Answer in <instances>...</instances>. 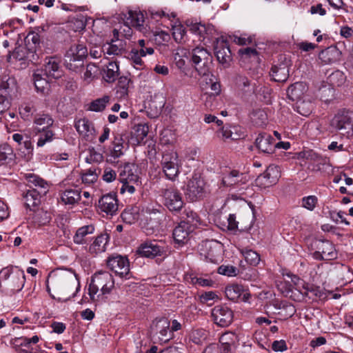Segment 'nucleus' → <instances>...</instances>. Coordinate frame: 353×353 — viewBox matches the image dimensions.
Segmentation results:
<instances>
[{"label": "nucleus", "instance_id": "603ef678", "mask_svg": "<svg viewBox=\"0 0 353 353\" xmlns=\"http://www.w3.org/2000/svg\"><path fill=\"white\" fill-rule=\"evenodd\" d=\"M318 203V198L314 195L304 196L301 199V205L310 211H313Z\"/></svg>", "mask_w": 353, "mask_h": 353}, {"label": "nucleus", "instance_id": "37998d69", "mask_svg": "<svg viewBox=\"0 0 353 353\" xmlns=\"http://www.w3.org/2000/svg\"><path fill=\"white\" fill-rule=\"evenodd\" d=\"M14 157L12 148L8 144L0 145V162L3 164L8 160L12 161Z\"/></svg>", "mask_w": 353, "mask_h": 353}, {"label": "nucleus", "instance_id": "ea45409f", "mask_svg": "<svg viewBox=\"0 0 353 353\" xmlns=\"http://www.w3.org/2000/svg\"><path fill=\"white\" fill-rule=\"evenodd\" d=\"M234 81L236 85L244 92H254V88L251 85L249 79L246 77L237 75Z\"/></svg>", "mask_w": 353, "mask_h": 353}, {"label": "nucleus", "instance_id": "bb28decb", "mask_svg": "<svg viewBox=\"0 0 353 353\" xmlns=\"http://www.w3.org/2000/svg\"><path fill=\"white\" fill-rule=\"evenodd\" d=\"M94 232V227L92 225H87L79 228L73 236V241L78 245L88 244V234H92Z\"/></svg>", "mask_w": 353, "mask_h": 353}, {"label": "nucleus", "instance_id": "3c124183", "mask_svg": "<svg viewBox=\"0 0 353 353\" xmlns=\"http://www.w3.org/2000/svg\"><path fill=\"white\" fill-rule=\"evenodd\" d=\"M19 150L24 154L27 159H30L32 155L33 146L28 136H25V140L22 145H19Z\"/></svg>", "mask_w": 353, "mask_h": 353}, {"label": "nucleus", "instance_id": "338daca9", "mask_svg": "<svg viewBox=\"0 0 353 353\" xmlns=\"http://www.w3.org/2000/svg\"><path fill=\"white\" fill-rule=\"evenodd\" d=\"M33 112V107L29 104L23 105L19 108V114L23 119H28Z\"/></svg>", "mask_w": 353, "mask_h": 353}, {"label": "nucleus", "instance_id": "c85d7f7f", "mask_svg": "<svg viewBox=\"0 0 353 353\" xmlns=\"http://www.w3.org/2000/svg\"><path fill=\"white\" fill-rule=\"evenodd\" d=\"M153 53V48H147L146 51H144V49H137L134 48L129 53V58L135 65L142 66L143 62L141 57L147 54H152Z\"/></svg>", "mask_w": 353, "mask_h": 353}, {"label": "nucleus", "instance_id": "680f3d73", "mask_svg": "<svg viewBox=\"0 0 353 353\" xmlns=\"http://www.w3.org/2000/svg\"><path fill=\"white\" fill-rule=\"evenodd\" d=\"M239 272V270L232 265H222L218 268V273L228 276H234Z\"/></svg>", "mask_w": 353, "mask_h": 353}, {"label": "nucleus", "instance_id": "473e14b6", "mask_svg": "<svg viewBox=\"0 0 353 353\" xmlns=\"http://www.w3.org/2000/svg\"><path fill=\"white\" fill-rule=\"evenodd\" d=\"M121 219L128 224H132L139 219V213L137 208H127L121 213Z\"/></svg>", "mask_w": 353, "mask_h": 353}, {"label": "nucleus", "instance_id": "864d4df0", "mask_svg": "<svg viewBox=\"0 0 353 353\" xmlns=\"http://www.w3.org/2000/svg\"><path fill=\"white\" fill-rule=\"evenodd\" d=\"M54 133L50 130H44L39 134L37 145L38 147H42L46 143L51 142L54 139Z\"/></svg>", "mask_w": 353, "mask_h": 353}, {"label": "nucleus", "instance_id": "79ce46f5", "mask_svg": "<svg viewBox=\"0 0 353 353\" xmlns=\"http://www.w3.org/2000/svg\"><path fill=\"white\" fill-rule=\"evenodd\" d=\"M97 168H90L81 174V180L84 184L90 185L97 181L99 174Z\"/></svg>", "mask_w": 353, "mask_h": 353}, {"label": "nucleus", "instance_id": "6ab92c4d", "mask_svg": "<svg viewBox=\"0 0 353 353\" xmlns=\"http://www.w3.org/2000/svg\"><path fill=\"white\" fill-rule=\"evenodd\" d=\"M255 145L262 152L272 154L275 149V140L270 134L263 132L259 134Z\"/></svg>", "mask_w": 353, "mask_h": 353}, {"label": "nucleus", "instance_id": "0e129e2a", "mask_svg": "<svg viewBox=\"0 0 353 353\" xmlns=\"http://www.w3.org/2000/svg\"><path fill=\"white\" fill-rule=\"evenodd\" d=\"M97 67L94 64H92V63L88 64L86 66L85 72H84V74H83L84 80L88 81H91L94 78V74L97 73Z\"/></svg>", "mask_w": 353, "mask_h": 353}, {"label": "nucleus", "instance_id": "13d9d810", "mask_svg": "<svg viewBox=\"0 0 353 353\" xmlns=\"http://www.w3.org/2000/svg\"><path fill=\"white\" fill-rule=\"evenodd\" d=\"M220 133L222 138L225 139H230L232 140H237L241 138V134H237L236 127H233L232 130L223 127L220 130Z\"/></svg>", "mask_w": 353, "mask_h": 353}, {"label": "nucleus", "instance_id": "e433bc0d", "mask_svg": "<svg viewBox=\"0 0 353 353\" xmlns=\"http://www.w3.org/2000/svg\"><path fill=\"white\" fill-rule=\"evenodd\" d=\"M303 85L301 82H296L288 88L287 94L288 97L292 101L299 99L303 95Z\"/></svg>", "mask_w": 353, "mask_h": 353}, {"label": "nucleus", "instance_id": "f257e3e1", "mask_svg": "<svg viewBox=\"0 0 353 353\" xmlns=\"http://www.w3.org/2000/svg\"><path fill=\"white\" fill-rule=\"evenodd\" d=\"M25 281L24 272L21 270H14L12 267H6L0 271V290L8 296L20 292Z\"/></svg>", "mask_w": 353, "mask_h": 353}, {"label": "nucleus", "instance_id": "5fc2aeb1", "mask_svg": "<svg viewBox=\"0 0 353 353\" xmlns=\"http://www.w3.org/2000/svg\"><path fill=\"white\" fill-rule=\"evenodd\" d=\"M128 19L131 20V24L133 26H141L144 22L143 14L140 12L132 11L128 12Z\"/></svg>", "mask_w": 353, "mask_h": 353}, {"label": "nucleus", "instance_id": "774afa93", "mask_svg": "<svg viewBox=\"0 0 353 353\" xmlns=\"http://www.w3.org/2000/svg\"><path fill=\"white\" fill-rule=\"evenodd\" d=\"M117 177V174L114 170L111 169L110 168H106L103 171V174L102 176V179L105 182L110 183L115 180Z\"/></svg>", "mask_w": 353, "mask_h": 353}, {"label": "nucleus", "instance_id": "e2e57ef3", "mask_svg": "<svg viewBox=\"0 0 353 353\" xmlns=\"http://www.w3.org/2000/svg\"><path fill=\"white\" fill-rule=\"evenodd\" d=\"M148 12L151 17L154 19L161 18L163 17H168V19H170L171 17L174 18L176 17L174 13L172 12L170 14H166L165 12L163 10H155L153 8H150L148 10Z\"/></svg>", "mask_w": 353, "mask_h": 353}, {"label": "nucleus", "instance_id": "c03bdc74", "mask_svg": "<svg viewBox=\"0 0 353 353\" xmlns=\"http://www.w3.org/2000/svg\"><path fill=\"white\" fill-rule=\"evenodd\" d=\"M328 80L333 86H341L345 82L346 77L342 71L336 70L328 77Z\"/></svg>", "mask_w": 353, "mask_h": 353}, {"label": "nucleus", "instance_id": "f8f14e48", "mask_svg": "<svg viewBox=\"0 0 353 353\" xmlns=\"http://www.w3.org/2000/svg\"><path fill=\"white\" fill-rule=\"evenodd\" d=\"M211 314L214 322L222 327H228L233 321V312L226 305H216L212 308Z\"/></svg>", "mask_w": 353, "mask_h": 353}, {"label": "nucleus", "instance_id": "69168bd1", "mask_svg": "<svg viewBox=\"0 0 353 353\" xmlns=\"http://www.w3.org/2000/svg\"><path fill=\"white\" fill-rule=\"evenodd\" d=\"M201 301L203 303H208L210 301H215L219 299L218 295L216 292L212 291L205 292L201 294L200 296ZM212 303H209V305H211Z\"/></svg>", "mask_w": 353, "mask_h": 353}, {"label": "nucleus", "instance_id": "6e6552de", "mask_svg": "<svg viewBox=\"0 0 353 353\" xmlns=\"http://www.w3.org/2000/svg\"><path fill=\"white\" fill-rule=\"evenodd\" d=\"M161 165L166 179L175 181L179 174L180 167L177 153L174 151L164 153L161 161Z\"/></svg>", "mask_w": 353, "mask_h": 353}, {"label": "nucleus", "instance_id": "72a5a7b5", "mask_svg": "<svg viewBox=\"0 0 353 353\" xmlns=\"http://www.w3.org/2000/svg\"><path fill=\"white\" fill-rule=\"evenodd\" d=\"M33 222L39 226L45 225L50 223L51 215L43 209H39L34 212L32 216Z\"/></svg>", "mask_w": 353, "mask_h": 353}, {"label": "nucleus", "instance_id": "cd10ccee", "mask_svg": "<svg viewBox=\"0 0 353 353\" xmlns=\"http://www.w3.org/2000/svg\"><path fill=\"white\" fill-rule=\"evenodd\" d=\"M46 77L42 71L39 70L36 71L33 74L34 84L38 92L46 94L49 90L50 85Z\"/></svg>", "mask_w": 353, "mask_h": 353}, {"label": "nucleus", "instance_id": "052dcab7", "mask_svg": "<svg viewBox=\"0 0 353 353\" xmlns=\"http://www.w3.org/2000/svg\"><path fill=\"white\" fill-rule=\"evenodd\" d=\"M304 290L303 293L305 294V297H308L310 299H314L321 296L320 288L313 285L309 284V286L305 288Z\"/></svg>", "mask_w": 353, "mask_h": 353}, {"label": "nucleus", "instance_id": "8fccbe9b", "mask_svg": "<svg viewBox=\"0 0 353 353\" xmlns=\"http://www.w3.org/2000/svg\"><path fill=\"white\" fill-rule=\"evenodd\" d=\"M172 36L174 39L177 43H182L185 41V37L186 35V30L181 24L174 25L172 27Z\"/></svg>", "mask_w": 353, "mask_h": 353}, {"label": "nucleus", "instance_id": "5701e85b", "mask_svg": "<svg viewBox=\"0 0 353 353\" xmlns=\"http://www.w3.org/2000/svg\"><path fill=\"white\" fill-rule=\"evenodd\" d=\"M341 51L336 47H329L321 50L319 58L324 64H332L340 60Z\"/></svg>", "mask_w": 353, "mask_h": 353}, {"label": "nucleus", "instance_id": "bf43d9fd", "mask_svg": "<svg viewBox=\"0 0 353 353\" xmlns=\"http://www.w3.org/2000/svg\"><path fill=\"white\" fill-rule=\"evenodd\" d=\"M89 154L86 157L85 161L89 163H100L103 159V156L101 153L97 152L94 148L89 149Z\"/></svg>", "mask_w": 353, "mask_h": 353}, {"label": "nucleus", "instance_id": "423d86ee", "mask_svg": "<svg viewBox=\"0 0 353 353\" xmlns=\"http://www.w3.org/2000/svg\"><path fill=\"white\" fill-rule=\"evenodd\" d=\"M170 323L166 318L155 319L150 327L152 340L155 343L163 344L173 338L172 331H170Z\"/></svg>", "mask_w": 353, "mask_h": 353}, {"label": "nucleus", "instance_id": "6e6d98bb", "mask_svg": "<svg viewBox=\"0 0 353 353\" xmlns=\"http://www.w3.org/2000/svg\"><path fill=\"white\" fill-rule=\"evenodd\" d=\"M65 285L69 288H75V292L72 294V297H74L76 294L80 290L81 285L78 276L76 274H70L68 276L65 278Z\"/></svg>", "mask_w": 353, "mask_h": 353}, {"label": "nucleus", "instance_id": "a19ab883", "mask_svg": "<svg viewBox=\"0 0 353 353\" xmlns=\"http://www.w3.org/2000/svg\"><path fill=\"white\" fill-rule=\"evenodd\" d=\"M152 40L157 45H165L170 40V34L164 30H156L152 32Z\"/></svg>", "mask_w": 353, "mask_h": 353}, {"label": "nucleus", "instance_id": "7c9ffc66", "mask_svg": "<svg viewBox=\"0 0 353 353\" xmlns=\"http://www.w3.org/2000/svg\"><path fill=\"white\" fill-rule=\"evenodd\" d=\"M119 68L116 62H110L104 70L103 78L108 83L114 82L119 75Z\"/></svg>", "mask_w": 353, "mask_h": 353}, {"label": "nucleus", "instance_id": "412c9836", "mask_svg": "<svg viewBox=\"0 0 353 353\" xmlns=\"http://www.w3.org/2000/svg\"><path fill=\"white\" fill-rule=\"evenodd\" d=\"M117 201L115 194H108L99 199L98 207L102 212L112 216L118 210Z\"/></svg>", "mask_w": 353, "mask_h": 353}, {"label": "nucleus", "instance_id": "39448f33", "mask_svg": "<svg viewBox=\"0 0 353 353\" xmlns=\"http://www.w3.org/2000/svg\"><path fill=\"white\" fill-rule=\"evenodd\" d=\"M160 195L163 205L172 213L179 212L185 205L182 194L174 185L162 188Z\"/></svg>", "mask_w": 353, "mask_h": 353}, {"label": "nucleus", "instance_id": "9b49d317", "mask_svg": "<svg viewBox=\"0 0 353 353\" xmlns=\"http://www.w3.org/2000/svg\"><path fill=\"white\" fill-rule=\"evenodd\" d=\"M331 126L347 137L353 134V112L342 111L334 116Z\"/></svg>", "mask_w": 353, "mask_h": 353}, {"label": "nucleus", "instance_id": "49530a36", "mask_svg": "<svg viewBox=\"0 0 353 353\" xmlns=\"http://www.w3.org/2000/svg\"><path fill=\"white\" fill-rule=\"evenodd\" d=\"M242 254L245 258L246 262L251 265H256L260 261L259 254L252 250H243Z\"/></svg>", "mask_w": 353, "mask_h": 353}, {"label": "nucleus", "instance_id": "2eb2a0df", "mask_svg": "<svg viewBox=\"0 0 353 353\" xmlns=\"http://www.w3.org/2000/svg\"><path fill=\"white\" fill-rule=\"evenodd\" d=\"M16 61H27L32 63H35L39 59L37 53L34 52L32 48L26 46H18L12 51L11 54L8 56V61L12 62V59Z\"/></svg>", "mask_w": 353, "mask_h": 353}, {"label": "nucleus", "instance_id": "0eeeda50", "mask_svg": "<svg viewBox=\"0 0 353 353\" xmlns=\"http://www.w3.org/2000/svg\"><path fill=\"white\" fill-rule=\"evenodd\" d=\"M88 56V50L82 43L74 44L70 46L65 54L66 67L71 70L77 71L83 66V61Z\"/></svg>", "mask_w": 353, "mask_h": 353}, {"label": "nucleus", "instance_id": "aec40b11", "mask_svg": "<svg viewBox=\"0 0 353 353\" xmlns=\"http://www.w3.org/2000/svg\"><path fill=\"white\" fill-rule=\"evenodd\" d=\"M44 73L46 77L59 79L62 76L63 71L61 69L60 61L55 57H51L46 59L44 65Z\"/></svg>", "mask_w": 353, "mask_h": 353}, {"label": "nucleus", "instance_id": "a18cd8bd", "mask_svg": "<svg viewBox=\"0 0 353 353\" xmlns=\"http://www.w3.org/2000/svg\"><path fill=\"white\" fill-rule=\"evenodd\" d=\"M110 97L105 95L102 98L93 101L90 104V110L94 112L103 111L105 108L107 104L110 102Z\"/></svg>", "mask_w": 353, "mask_h": 353}, {"label": "nucleus", "instance_id": "1a4fd4ad", "mask_svg": "<svg viewBox=\"0 0 353 353\" xmlns=\"http://www.w3.org/2000/svg\"><path fill=\"white\" fill-rule=\"evenodd\" d=\"M210 53L203 47H196L192 51L191 61L200 75H206L210 70Z\"/></svg>", "mask_w": 353, "mask_h": 353}, {"label": "nucleus", "instance_id": "4d7b16f0", "mask_svg": "<svg viewBox=\"0 0 353 353\" xmlns=\"http://www.w3.org/2000/svg\"><path fill=\"white\" fill-rule=\"evenodd\" d=\"M129 83L130 79L126 77H121L119 78L117 92L120 93L121 97H124L128 95Z\"/></svg>", "mask_w": 353, "mask_h": 353}, {"label": "nucleus", "instance_id": "ddd939ff", "mask_svg": "<svg viewBox=\"0 0 353 353\" xmlns=\"http://www.w3.org/2000/svg\"><path fill=\"white\" fill-rule=\"evenodd\" d=\"M290 61L283 56L280 55L279 62L272 65L270 75L272 80L276 82H285L289 77Z\"/></svg>", "mask_w": 353, "mask_h": 353}, {"label": "nucleus", "instance_id": "58836bf2", "mask_svg": "<svg viewBox=\"0 0 353 353\" xmlns=\"http://www.w3.org/2000/svg\"><path fill=\"white\" fill-rule=\"evenodd\" d=\"M187 26L190 27V30L192 33L198 34L203 39H205V34H208V32L211 30L210 27H207L205 24H202L201 23L191 22L190 24L187 23Z\"/></svg>", "mask_w": 353, "mask_h": 353}, {"label": "nucleus", "instance_id": "4468645a", "mask_svg": "<svg viewBox=\"0 0 353 353\" xmlns=\"http://www.w3.org/2000/svg\"><path fill=\"white\" fill-rule=\"evenodd\" d=\"M279 177V167L270 165L263 174L258 176L256 179V184L260 188H266L275 184Z\"/></svg>", "mask_w": 353, "mask_h": 353}, {"label": "nucleus", "instance_id": "09e8293b", "mask_svg": "<svg viewBox=\"0 0 353 353\" xmlns=\"http://www.w3.org/2000/svg\"><path fill=\"white\" fill-rule=\"evenodd\" d=\"M242 288L238 285H231L225 288V294L227 297L232 300H237L241 294Z\"/></svg>", "mask_w": 353, "mask_h": 353}, {"label": "nucleus", "instance_id": "b1692460", "mask_svg": "<svg viewBox=\"0 0 353 353\" xmlns=\"http://www.w3.org/2000/svg\"><path fill=\"white\" fill-rule=\"evenodd\" d=\"M120 181L138 182L139 176L136 174V168L134 164L127 163L120 168L119 175Z\"/></svg>", "mask_w": 353, "mask_h": 353}, {"label": "nucleus", "instance_id": "c756f323", "mask_svg": "<svg viewBox=\"0 0 353 353\" xmlns=\"http://www.w3.org/2000/svg\"><path fill=\"white\" fill-rule=\"evenodd\" d=\"M321 250L325 260H332L337 257L334 245L329 241H321L317 246Z\"/></svg>", "mask_w": 353, "mask_h": 353}, {"label": "nucleus", "instance_id": "a211bd4d", "mask_svg": "<svg viewBox=\"0 0 353 353\" xmlns=\"http://www.w3.org/2000/svg\"><path fill=\"white\" fill-rule=\"evenodd\" d=\"M246 175L236 170H225L223 173L221 183L223 186L231 187L245 183Z\"/></svg>", "mask_w": 353, "mask_h": 353}, {"label": "nucleus", "instance_id": "4be33fe9", "mask_svg": "<svg viewBox=\"0 0 353 353\" xmlns=\"http://www.w3.org/2000/svg\"><path fill=\"white\" fill-rule=\"evenodd\" d=\"M193 230L191 226L187 225L185 223H179L174 228L172 232L174 241L178 247L184 245L188 240L189 234Z\"/></svg>", "mask_w": 353, "mask_h": 353}, {"label": "nucleus", "instance_id": "f03ea898", "mask_svg": "<svg viewBox=\"0 0 353 353\" xmlns=\"http://www.w3.org/2000/svg\"><path fill=\"white\" fill-rule=\"evenodd\" d=\"M26 179L29 183L35 187L30 188L23 194L26 207L31 208L40 204L41 196L48 192L49 185L44 179L34 174H26Z\"/></svg>", "mask_w": 353, "mask_h": 353}, {"label": "nucleus", "instance_id": "2f4dec72", "mask_svg": "<svg viewBox=\"0 0 353 353\" xmlns=\"http://www.w3.org/2000/svg\"><path fill=\"white\" fill-rule=\"evenodd\" d=\"M81 192L77 189L65 190L61 194V200L65 204L72 205L81 199Z\"/></svg>", "mask_w": 353, "mask_h": 353}, {"label": "nucleus", "instance_id": "f3484780", "mask_svg": "<svg viewBox=\"0 0 353 353\" xmlns=\"http://www.w3.org/2000/svg\"><path fill=\"white\" fill-rule=\"evenodd\" d=\"M138 251L141 256L148 258H154L165 254V248L159 245L156 241H146L142 243Z\"/></svg>", "mask_w": 353, "mask_h": 353}, {"label": "nucleus", "instance_id": "a878e982", "mask_svg": "<svg viewBox=\"0 0 353 353\" xmlns=\"http://www.w3.org/2000/svg\"><path fill=\"white\" fill-rule=\"evenodd\" d=\"M74 127L79 134L86 139L92 136L94 132L93 124L87 119H81L76 121Z\"/></svg>", "mask_w": 353, "mask_h": 353}, {"label": "nucleus", "instance_id": "dca6fc26", "mask_svg": "<svg viewBox=\"0 0 353 353\" xmlns=\"http://www.w3.org/2000/svg\"><path fill=\"white\" fill-rule=\"evenodd\" d=\"M214 50L218 61L224 68H228L232 61V54L228 43L223 39L217 38L214 41Z\"/></svg>", "mask_w": 353, "mask_h": 353}, {"label": "nucleus", "instance_id": "4c0bfd02", "mask_svg": "<svg viewBox=\"0 0 353 353\" xmlns=\"http://www.w3.org/2000/svg\"><path fill=\"white\" fill-rule=\"evenodd\" d=\"M24 42L29 48H32L37 53L38 48L40 47L41 39L40 36L35 32H30L28 34L24 39Z\"/></svg>", "mask_w": 353, "mask_h": 353}, {"label": "nucleus", "instance_id": "20e7f679", "mask_svg": "<svg viewBox=\"0 0 353 353\" xmlns=\"http://www.w3.org/2000/svg\"><path fill=\"white\" fill-rule=\"evenodd\" d=\"M209 193L208 185L199 173H194L188 181L185 194L190 201L201 200Z\"/></svg>", "mask_w": 353, "mask_h": 353}, {"label": "nucleus", "instance_id": "9d476101", "mask_svg": "<svg viewBox=\"0 0 353 353\" xmlns=\"http://www.w3.org/2000/svg\"><path fill=\"white\" fill-rule=\"evenodd\" d=\"M107 264L115 275L125 279L132 277V273L130 271V262L126 256L112 255L108 258Z\"/></svg>", "mask_w": 353, "mask_h": 353}, {"label": "nucleus", "instance_id": "c9c22d12", "mask_svg": "<svg viewBox=\"0 0 353 353\" xmlns=\"http://www.w3.org/2000/svg\"><path fill=\"white\" fill-rule=\"evenodd\" d=\"M303 157L307 161L316 163L318 167V170L321 169L320 165H325L327 162V159L326 157H324L312 150L305 152Z\"/></svg>", "mask_w": 353, "mask_h": 353}, {"label": "nucleus", "instance_id": "f704fd0d", "mask_svg": "<svg viewBox=\"0 0 353 353\" xmlns=\"http://www.w3.org/2000/svg\"><path fill=\"white\" fill-rule=\"evenodd\" d=\"M182 218L183 220H182L181 223H185L187 225L191 226L193 230L199 223L198 214L191 210H185Z\"/></svg>", "mask_w": 353, "mask_h": 353}, {"label": "nucleus", "instance_id": "7ed1b4c3", "mask_svg": "<svg viewBox=\"0 0 353 353\" xmlns=\"http://www.w3.org/2000/svg\"><path fill=\"white\" fill-rule=\"evenodd\" d=\"M114 287V281L112 274L108 272H99L92 276L88 288V294L92 301L100 291L101 295L108 294Z\"/></svg>", "mask_w": 353, "mask_h": 353}, {"label": "nucleus", "instance_id": "393cba45", "mask_svg": "<svg viewBox=\"0 0 353 353\" xmlns=\"http://www.w3.org/2000/svg\"><path fill=\"white\" fill-rule=\"evenodd\" d=\"M108 241L109 236L107 233L100 234L90 244L89 252L95 254L105 252Z\"/></svg>", "mask_w": 353, "mask_h": 353}, {"label": "nucleus", "instance_id": "de8ad7c7", "mask_svg": "<svg viewBox=\"0 0 353 353\" xmlns=\"http://www.w3.org/2000/svg\"><path fill=\"white\" fill-rule=\"evenodd\" d=\"M54 120L49 114H39L34 119V123L38 125H43L42 130H47L50 126L52 125Z\"/></svg>", "mask_w": 353, "mask_h": 353}]
</instances>
